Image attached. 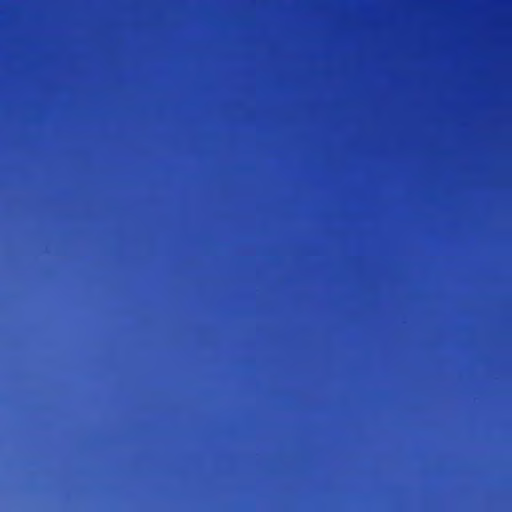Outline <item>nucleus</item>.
<instances>
[{"label": "nucleus", "instance_id": "obj_1", "mask_svg": "<svg viewBox=\"0 0 512 512\" xmlns=\"http://www.w3.org/2000/svg\"><path fill=\"white\" fill-rule=\"evenodd\" d=\"M315 444H314V455H315V470H317V456H318V443H317V432H318V422L317 419H315Z\"/></svg>", "mask_w": 512, "mask_h": 512}, {"label": "nucleus", "instance_id": "obj_2", "mask_svg": "<svg viewBox=\"0 0 512 512\" xmlns=\"http://www.w3.org/2000/svg\"><path fill=\"white\" fill-rule=\"evenodd\" d=\"M318 409H319V402H318V399H317V395H315V401H314V411H315V414H317Z\"/></svg>", "mask_w": 512, "mask_h": 512}, {"label": "nucleus", "instance_id": "obj_3", "mask_svg": "<svg viewBox=\"0 0 512 512\" xmlns=\"http://www.w3.org/2000/svg\"><path fill=\"white\" fill-rule=\"evenodd\" d=\"M317 490H318V487H317V484H315V507H317Z\"/></svg>", "mask_w": 512, "mask_h": 512}]
</instances>
